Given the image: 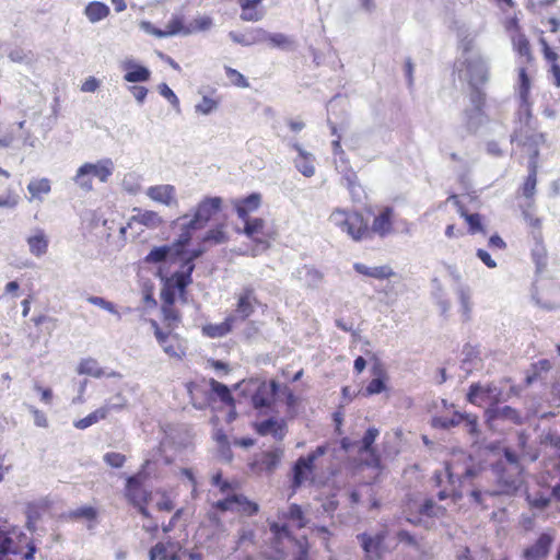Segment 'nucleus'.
I'll return each mask as SVG.
<instances>
[{
	"label": "nucleus",
	"mask_w": 560,
	"mask_h": 560,
	"mask_svg": "<svg viewBox=\"0 0 560 560\" xmlns=\"http://www.w3.org/2000/svg\"><path fill=\"white\" fill-rule=\"evenodd\" d=\"M520 105L516 127L511 136V142L527 148L532 160L538 156V148L545 141L544 135L537 131V121L534 119L528 102L529 78L524 68L520 69Z\"/></svg>",
	"instance_id": "1"
},
{
	"label": "nucleus",
	"mask_w": 560,
	"mask_h": 560,
	"mask_svg": "<svg viewBox=\"0 0 560 560\" xmlns=\"http://www.w3.org/2000/svg\"><path fill=\"white\" fill-rule=\"evenodd\" d=\"M460 80L468 82L470 91L481 90L480 85L489 80V67L487 60L480 55L466 56L455 62Z\"/></svg>",
	"instance_id": "2"
},
{
	"label": "nucleus",
	"mask_w": 560,
	"mask_h": 560,
	"mask_svg": "<svg viewBox=\"0 0 560 560\" xmlns=\"http://www.w3.org/2000/svg\"><path fill=\"white\" fill-rule=\"evenodd\" d=\"M329 222L346 232L353 241L370 236V231L363 215L357 211L336 208L329 215Z\"/></svg>",
	"instance_id": "3"
},
{
	"label": "nucleus",
	"mask_w": 560,
	"mask_h": 560,
	"mask_svg": "<svg viewBox=\"0 0 560 560\" xmlns=\"http://www.w3.org/2000/svg\"><path fill=\"white\" fill-rule=\"evenodd\" d=\"M328 451L326 445H319L307 456H301L292 467L291 488L293 493L305 482L308 476L314 471L315 460L325 455Z\"/></svg>",
	"instance_id": "4"
},
{
	"label": "nucleus",
	"mask_w": 560,
	"mask_h": 560,
	"mask_svg": "<svg viewBox=\"0 0 560 560\" xmlns=\"http://www.w3.org/2000/svg\"><path fill=\"white\" fill-rule=\"evenodd\" d=\"M469 101L470 108L465 109L463 124L467 133H475L478 128L485 122L486 115L483 106L486 104V93L482 90L470 91Z\"/></svg>",
	"instance_id": "5"
},
{
	"label": "nucleus",
	"mask_w": 560,
	"mask_h": 560,
	"mask_svg": "<svg viewBox=\"0 0 560 560\" xmlns=\"http://www.w3.org/2000/svg\"><path fill=\"white\" fill-rule=\"evenodd\" d=\"M494 472L497 475V483L499 489L489 491L488 493L492 497L497 495H514L522 483L520 474L521 471L512 469H508L502 464H497L494 466Z\"/></svg>",
	"instance_id": "6"
},
{
	"label": "nucleus",
	"mask_w": 560,
	"mask_h": 560,
	"mask_svg": "<svg viewBox=\"0 0 560 560\" xmlns=\"http://www.w3.org/2000/svg\"><path fill=\"white\" fill-rule=\"evenodd\" d=\"M222 202L221 197H205L197 205L192 218L188 221V228L202 229L221 210Z\"/></svg>",
	"instance_id": "7"
},
{
	"label": "nucleus",
	"mask_w": 560,
	"mask_h": 560,
	"mask_svg": "<svg viewBox=\"0 0 560 560\" xmlns=\"http://www.w3.org/2000/svg\"><path fill=\"white\" fill-rule=\"evenodd\" d=\"M386 537V530H380L375 535L368 533H361L357 535V539L365 553V560L383 559V549Z\"/></svg>",
	"instance_id": "8"
},
{
	"label": "nucleus",
	"mask_w": 560,
	"mask_h": 560,
	"mask_svg": "<svg viewBox=\"0 0 560 560\" xmlns=\"http://www.w3.org/2000/svg\"><path fill=\"white\" fill-rule=\"evenodd\" d=\"M556 536L553 532L541 533L538 538L524 548L522 552L523 560H547Z\"/></svg>",
	"instance_id": "9"
},
{
	"label": "nucleus",
	"mask_w": 560,
	"mask_h": 560,
	"mask_svg": "<svg viewBox=\"0 0 560 560\" xmlns=\"http://www.w3.org/2000/svg\"><path fill=\"white\" fill-rule=\"evenodd\" d=\"M485 416L489 423L498 420L508 421L516 425L524 423V418L518 410L511 406H501L500 402L490 404Z\"/></svg>",
	"instance_id": "10"
},
{
	"label": "nucleus",
	"mask_w": 560,
	"mask_h": 560,
	"mask_svg": "<svg viewBox=\"0 0 560 560\" xmlns=\"http://www.w3.org/2000/svg\"><path fill=\"white\" fill-rule=\"evenodd\" d=\"M445 471L448 482L455 487L456 483L462 485L465 480L476 478L480 474L481 467L475 464L459 465L451 463L446 465Z\"/></svg>",
	"instance_id": "11"
},
{
	"label": "nucleus",
	"mask_w": 560,
	"mask_h": 560,
	"mask_svg": "<svg viewBox=\"0 0 560 560\" xmlns=\"http://www.w3.org/2000/svg\"><path fill=\"white\" fill-rule=\"evenodd\" d=\"M502 390L494 385L493 383H489L487 385H481L480 383H472L469 386V390L467 393V400L470 404L477 405L478 399H489L491 404L501 402Z\"/></svg>",
	"instance_id": "12"
},
{
	"label": "nucleus",
	"mask_w": 560,
	"mask_h": 560,
	"mask_svg": "<svg viewBox=\"0 0 560 560\" xmlns=\"http://www.w3.org/2000/svg\"><path fill=\"white\" fill-rule=\"evenodd\" d=\"M257 303L258 299L254 287L252 284H247L243 287L242 291L237 295L235 312L242 319H246L255 312V304Z\"/></svg>",
	"instance_id": "13"
},
{
	"label": "nucleus",
	"mask_w": 560,
	"mask_h": 560,
	"mask_svg": "<svg viewBox=\"0 0 560 560\" xmlns=\"http://www.w3.org/2000/svg\"><path fill=\"white\" fill-rule=\"evenodd\" d=\"M282 456L283 450L280 447L262 452L259 456L256 457L252 464V468L255 471H266L268 474H272L279 466Z\"/></svg>",
	"instance_id": "14"
},
{
	"label": "nucleus",
	"mask_w": 560,
	"mask_h": 560,
	"mask_svg": "<svg viewBox=\"0 0 560 560\" xmlns=\"http://www.w3.org/2000/svg\"><path fill=\"white\" fill-rule=\"evenodd\" d=\"M393 208L385 207L378 215L374 218L372 226L369 229L370 234L374 233L381 237L388 235L393 231Z\"/></svg>",
	"instance_id": "15"
},
{
	"label": "nucleus",
	"mask_w": 560,
	"mask_h": 560,
	"mask_svg": "<svg viewBox=\"0 0 560 560\" xmlns=\"http://www.w3.org/2000/svg\"><path fill=\"white\" fill-rule=\"evenodd\" d=\"M175 192V187L168 184L151 186L147 189V196L150 199L163 203L165 206H172L177 203Z\"/></svg>",
	"instance_id": "16"
},
{
	"label": "nucleus",
	"mask_w": 560,
	"mask_h": 560,
	"mask_svg": "<svg viewBox=\"0 0 560 560\" xmlns=\"http://www.w3.org/2000/svg\"><path fill=\"white\" fill-rule=\"evenodd\" d=\"M126 73L124 80L130 83H141L150 80L151 71L141 65H138L133 60H126L122 65Z\"/></svg>",
	"instance_id": "17"
},
{
	"label": "nucleus",
	"mask_w": 560,
	"mask_h": 560,
	"mask_svg": "<svg viewBox=\"0 0 560 560\" xmlns=\"http://www.w3.org/2000/svg\"><path fill=\"white\" fill-rule=\"evenodd\" d=\"M78 373L89 375L95 378H100L103 376L106 377H121V374L116 371L106 372L104 369H102L98 365V362L93 358H88L81 360L79 366H78Z\"/></svg>",
	"instance_id": "18"
},
{
	"label": "nucleus",
	"mask_w": 560,
	"mask_h": 560,
	"mask_svg": "<svg viewBox=\"0 0 560 560\" xmlns=\"http://www.w3.org/2000/svg\"><path fill=\"white\" fill-rule=\"evenodd\" d=\"M148 495V492L143 489L137 476L127 478L126 497L132 504L140 505L143 502H147Z\"/></svg>",
	"instance_id": "19"
},
{
	"label": "nucleus",
	"mask_w": 560,
	"mask_h": 560,
	"mask_svg": "<svg viewBox=\"0 0 560 560\" xmlns=\"http://www.w3.org/2000/svg\"><path fill=\"white\" fill-rule=\"evenodd\" d=\"M353 269L360 275L377 280L389 279L395 276L394 270L388 265L369 267L362 262H354Z\"/></svg>",
	"instance_id": "20"
},
{
	"label": "nucleus",
	"mask_w": 560,
	"mask_h": 560,
	"mask_svg": "<svg viewBox=\"0 0 560 560\" xmlns=\"http://www.w3.org/2000/svg\"><path fill=\"white\" fill-rule=\"evenodd\" d=\"M194 269L192 266H185L182 262L180 270L174 272L167 280V284L179 292H184L186 288L192 282Z\"/></svg>",
	"instance_id": "21"
},
{
	"label": "nucleus",
	"mask_w": 560,
	"mask_h": 560,
	"mask_svg": "<svg viewBox=\"0 0 560 560\" xmlns=\"http://www.w3.org/2000/svg\"><path fill=\"white\" fill-rule=\"evenodd\" d=\"M179 259L175 256V252L171 245H162L153 247L144 257L147 264H161L167 260L175 261Z\"/></svg>",
	"instance_id": "22"
},
{
	"label": "nucleus",
	"mask_w": 560,
	"mask_h": 560,
	"mask_svg": "<svg viewBox=\"0 0 560 560\" xmlns=\"http://www.w3.org/2000/svg\"><path fill=\"white\" fill-rule=\"evenodd\" d=\"M534 246L532 248V258L538 272H541L547 266V250L542 243L541 232H533Z\"/></svg>",
	"instance_id": "23"
},
{
	"label": "nucleus",
	"mask_w": 560,
	"mask_h": 560,
	"mask_svg": "<svg viewBox=\"0 0 560 560\" xmlns=\"http://www.w3.org/2000/svg\"><path fill=\"white\" fill-rule=\"evenodd\" d=\"M92 177L98 178L102 183H106L114 172V163L110 159H103L96 163H85Z\"/></svg>",
	"instance_id": "24"
},
{
	"label": "nucleus",
	"mask_w": 560,
	"mask_h": 560,
	"mask_svg": "<svg viewBox=\"0 0 560 560\" xmlns=\"http://www.w3.org/2000/svg\"><path fill=\"white\" fill-rule=\"evenodd\" d=\"M30 253L36 257H42L48 250V238L42 229H37L34 235L26 240Z\"/></svg>",
	"instance_id": "25"
},
{
	"label": "nucleus",
	"mask_w": 560,
	"mask_h": 560,
	"mask_svg": "<svg viewBox=\"0 0 560 560\" xmlns=\"http://www.w3.org/2000/svg\"><path fill=\"white\" fill-rule=\"evenodd\" d=\"M454 291L460 304V312L465 322L470 319L472 310L471 289L467 284L454 285Z\"/></svg>",
	"instance_id": "26"
},
{
	"label": "nucleus",
	"mask_w": 560,
	"mask_h": 560,
	"mask_svg": "<svg viewBox=\"0 0 560 560\" xmlns=\"http://www.w3.org/2000/svg\"><path fill=\"white\" fill-rule=\"evenodd\" d=\"M197 230L198 229L188 228V222L183 223L180 234L172 244H170L175 252V256H178L179 258L184 257L186 254V247L191 241L192 232Z\"/></svg>",
	"instance_id": "27"
},
{
	"label": "nucleus",
	"mask_w": 560,
	"mask_h": 560,
	"mask_svg": "<svg viewBox=\"0 0 560 560\" xmlns=\"http://www.w3.org/2000/svg\"><path fill=\"white\" fill-rule=\"evenodd\" d=\"M244 234L254 240L258 246H261L262 249L267 248L268 244L267 242L262 240H258L255 236L257 234H260L265 226V221L261 218H250L246 219V222H244Z\"/></svg>",
	"instance_id": "28"
},
{
	"label": "nucleus",
	"mask_w": 560,
	"mask_h": 560,
	"mask_svg": "<svg viewBox=\"0 0 560 560\" xmlns=\"http://www.w3.org/2000/svg\"><path fill=\"white\" fill-rule=\"evenodd\" d=\"M234 317L229 316L220 324H209L202 327V332L209 338H220L228 335L233 326Z\"/></svg>",
	"instance_id": "29"
},
{
	"label": "nucleus",
	"mask_w": 560,
	"mask_h": 560,
	"mask_svg": "<svg viewBox=\"0 0 560 560\" xmlns=\"http://www.w3.org/2000/svg\"><path fill=\"white\" fill-rule=\"evenodd\" d=\"M109 12V7L100 1H92L84 9V14L91 23L104 20L108 16Z\"/></svg>",
	"instance_id": "30"
},
{
	"label": "nucleus",
	"mask_w": 560,
	"mask_h": 560,
	"mask_svg": "<svg viewBox=\"0 0 560 560\" xmlns=\"http://www.w3.org/2000/svg\"><path fill=\"white\" fill-rule=\"evenodd\" d=\"M296 277L311 288H317L323 280L322 272L310 266L298 269Z\"/></svg>",
	"instance_id": "31"
},
{
	"label": "nucleus",
	"mask_w": 560,
	"mask_h": 560,
	"mask_svg": "<svg viewBox=\"0 0 560 560\" xmlns=\"http://www.w3.org/2000/svg\"><path fill=\"white\" fill-rule=\"evenodd\" d=\"M166 34L168 36H175V35H190L194 33V30L189 25L184 24V16L183 15H173L172 19L167 22L166 26Z\"/></svg>",
	"instance_id": "32"
},
{
	"label": "nucleus",
	"mask_w": 560,
	"mask_h": 560,
	"mask_svg": "<svg viewBox=\"0 0 560 560\" xmlns=\"http://www.w3.org/2000/svg\"><path fill=\"white\" fill-rule=\"evenodd\" d=\"M131 220L147 226L148 229H156L163 223V219L159 213L151 210L139 211V213L133 215Z\"/></svg>",
	"instance_id": "33"
},
{
	"label": "nucleus",
	"mask_w": 560,
	"mask_h": 560,
	"mask_svg": "<svg viewBox=\"0 0 560 560\" xmlns=\"http://www.w3.org/2000/svg\"><path fill=\"white\" fill-rule=\"evenodd\" d=\"M372 373L375 376L366 386V395H376L385 390V373L380 366H373Z\"/></svg>",
	"instance_id": "34"
},
{
	"label": "nucleus",
	"mask_w": 560,
	"mask_h": 560,
	"mask_svg": "<svg viewBox=\"0 0 560 560\" xmlns=\"http://www.w3.org/2000/svg\"><path fill=\"white\" fill-rule=\"evenodd\" d=\"M342 184L346 185L354 201H360L362 188L358 183V176L352 170H347L342 175Z\"/></svg>",
	"instance_id": "35"
},
{
	"label": "nucleus",
	"mask_w": 560,
	"mask_h": 560,
	"mask_svg": "<svg viewBox=\"0 0 560 560\" xmlns=\"http://www.w3.org/2000/svg\"><path fill=\"white\" fill-rule=\"evenodd\" d=\"M92 179L93 177L85 163L77 170L75 175L72 177L73 183L85 192H89L93 189Z\"/></svg>",
	"instance_id": "36"
},
{
	"label": "nucleus",
	"mask_w": 560,
	"mask_h": 560,
	"mask_svg": "<svg viewBox=\"0 0 560 560\" xmlns=\"http://www.w3.org/2000/svg\"><path fill=\"white\" fill-rule=\"evenodd\" d=\"M267 42L273 48H279L282 50H293L294 49V40L292 37L282 34V33H269L267 35Z\"/></svg>",
	"instance_id": "37"
},
{
	"label": "nucleus",
	"mask_w": 560,
	"mask_h": 560,
	"mask_svg": "<svg viewBox=\"0 0 560 560\" xmlns=\"http://www.w3.org/2000/svg\"><path fill=\"white\" fill-rule=\"evenodd\" d=\"M150 560H179L175 551H171L163 542H158L149 551Z\"/></svg>",
	"instance_id": "38"
},
{
	"label": "nucleus",
	"mask_w": 560,
	"mask_h": 560,
	"mask_svg": "<svg viewBox=\"0 0 560 560\" xmlns=\"http://www.w3.org/2000/svg\"><path fill=\"white\" fill-rule=\"evenodd\" d=\"M463 417L462 412H454L451 417H435L432 419V425L447 430L450 428L458 427L462 424Z\"/></svg>",
	"instance_id": "39"
},
{
	"label": "nucleus",
	"mask_w": 560,
	"mask_h": 560,
	"mask_svg": "<svg viewBox=\"0 0 560 560\" xmlns=\"http://www.w3.org/2000/svg\"><path fill=\"white\" fill-rule=\"evenodd\" d=\"M295 167L305 177H312L315 174L314 156L307 153L306 156H300L295 161Z\"/></svg>",
	"instance_id": "40"
},
{
	"label": "nucleus",
	"mask_w": 560,
	"mask_h": 560,
	"mask_svg": "<svg viewBox=\"0 0 560 560\" xmlns=\"http://www.w3.org/2000/svg\"><path fill=\"white\" fill-rule=\"evenodd\" d=\"M105 418V410H102L100 407L98 409L89 413L86 417L75 421L74 427L79 430H85Z\"/></svg>",
	"instance_id": "41"
},
{
	"label": "nucleus",
	"mask_w": 560,
	"mask_h": 560,
	"mask_svg": "<svg viewBox=\"0 0 560 560\" xmlns=\"http://www.w3.org/2000/svg\"><path fill=\"white\" fill-rule=\"evenodd\" d=\"M445 511V508L436 505L432 499H427L419 509V513L428 517L443 516Z\"/></svg>",
	"instance_id": "42"
},
{
	"label": "nucleus",
	"mask_w": 560,
	"mask_h": 560,
	"mask_svg": "<svg viewBox=\"0 0 560 560\" xmlns=\"http://www.w3.org/2000/svg\"><path fill=\"white\" fill-rule=\"evenodd\" d=\"M127 405V399L121 394H116L105 401V404L101 407L102 410H105V417L108 416L112 411H120Z\"/></svg>",
	"instance_id": "43"
},
{
	"label": "nucleus",
	"mask_w": 560,
	"mask_h": 560,
	"mask_svg": "<svg viewBox=\"0 0 560 560\" xmlns=\"http://www.w3.org/2000/svg\"><path fill=\"white\" fill-rule=\"evenodd\" d=\"M27 190L33 198H37L40 194L50 191V182L47 178L33 179L28 183Z\"/></svg>",
	"instance_id": "44"
},
{
	"label": "nucleus",
	"mask_w": 560,
	"mask_h": 560,
	"mask_svg": "<svg viewBox=\"0 0 560 560\" xmlns=\"http://www.w3.org/2000/svg\"><path fill=\"white\" fill-rule=\"evenodd\" d=\"M536 166L535 160L529 161V173L523 186V195L530 198L535 194L536 188Z\"/></svg>",
	"instance_id": "45"
},
{
	"label": "nucleus",
	"mask_w": 560,
	"mask_h": 560,
	"mask_svg": "<svg viewBox=\"0 0 560 560\" xmlns=\"http://www.w3.org/2000/svg\"><path fill=\"white\" fill-rule=\"evenodd\" d=\"M210 387L212 393H214L220 398L221 401L225 404H230L233 401L231 390L226 385L211 378Z\"/></svg>",
	"instance_id": "46"
},
{
	"label": "nucleus",
	"mask_w": 560,
	"mask_h": 560,
	"mask_svg": "<svg viewBox=\"0 0 560 560\" xmlns=\"http://www.w3.org/2000/svg\"><path fill=\"white\" fill-rule=\"evenodd\" d=\"M203 243H210L213 245H219L228 242V235L222 230V228H215L209 230L202 237Z\"/></svg>",
	"instance_id": "47"
},
{
	"label": "nucleus",
	"mask_w": 560,
	"mask_h": 560,
	"mask_svg": "<svg viewBox=\"0 0 560 560\" xmlns=\"http://www.w3.org/2000/svg\"><path fill=\"white\" fill-rule=\"evenodd\" d=\"M20 202V196L10 187L0 194V208L14 209Z\"/></svg>",
	"instance_id": "48"
},
{
	"label": "nucleus",
	"mask_w": 560,
	"mask_h": 560,
	"mask_svg": "<svg viewBox=\"0 0 560 560\" xmlns=\"http://www.w3.org/2000/svg\"><path fill=\"white\" fill-rule=\"evenodd\" d=\"M287 516L296 523V526L299 528H303L306 526V520H305V516H304V512L302 510V508L299 505V504H291L289 506V510H288V513H287Z\"/></svg>",
	"instance_id": "49"
},
{
	"label": "nucleus",
	"mask_w": 560,
	"mask_h": 560,
	"mask_svg": "<svg viewBox=\"0 0 560 560\" xmlns=\"http://www.w3.org/2000/svg\"><path fill=\"white\" fill-rule=\"evenodd\" d=\"M162 314L167 327L170 329H174L177 326V323L179 322L178 311L174 306L163 305Z\"/></svg>",
	"instance_id": "50"
},
{
	"label": "nucleus",
	"mask_w": 560,
	"mask_h": 560,
	"mask_svg": "<svg viewBox=\"0 0 560 560\" xmlns=\"http://www.w3.org/2000/svg\"><path fill=\"white\" fill-rule=\"evenodd\" d=\"M477 36V33H474V35H467L463 36V38H459V49L462 50V55L458 59H465L466 56H472L476 55V51H472L474 48V42Z\"/></svg>",
	"instance_id": "51"
},
{
	"label": "nucleus",
	"mask_w": 560,
	"mask_h": 560,
	"mask_svg": "<svg viewBox=\"0 0 560 560\" xmlns=\"http://www.w3.org/2000/svg\"><path fill=\"white\" fill-rule=\"evenodd\" d=\"M158 90H159V93L170 102V104L173 106V108L177 113H179V110H180L179 100L176 96V94L173 92V90L166 83L159 84Z\"/></svg>",
	"instance_id": "52"
},
{
	"label": "nucleus",
	"mask_w": 560,
	"mask_h": 560,
	"mask_svg": "<svg viewBox=\"0 0 560 560\" xmlns=\"http://www.w3.org/2000/svg\"><path fill=\"white\" fill-rule=\"evenodd\" d=\"M380 432L376 428L372 427L366 430L362 440H361V452H371L372 445L378 436Z\"/></svg>",
	"instance_id": "53"
},
{
	"label": "nucleus",
	"mask_w": 560,
	"mask_h": 560,
	"mask_svg": "<svg viewBox=\"0 0 560 560\" xmlns=\"http://www.w3.org/2000/svg\"><path fill=\"white\" fill-rule=\"evenodd\" d=\"M218 105L219 103L215 100L203 96L201 102L195 105V110L196 113H200L202 115H209L218 108Z\"/></svg>",
	"instance_id": "54"
},
{
	"label": "nucleus",
	"mask_w": 560,
	"mask_h": 560,
	"mask_svg": "<svg viewBox=\"0 0 560 560\" xmlns=\"http://www.w3.org/2000/svg\"><path fill=\"white\" fill-rule=\"evenodd\" d=\"M268 32L264 28H252L246 33L248 46L267 42Z\"/></svg>",
	"instance_id": "55"
},
{
	"label": "nucleus",
	"mask_w": 560,
	"mask_h": 560,
	"mask_svg": "<svg viewBox=\"0 0 560 560\" xmlns=\"http://www.w3.org/2000/svg\"><path fill=\"white\" fill-rule=\"evenodd\" d=\"M465 220L469 226V233L476 234L479 232H483V226L481 223V217L478 213H463Z\"/></svg>",
	"instance_id": "56"
},
{
	"label": "nucleus",
	"mask_w": 560,
	"mask_h": 560,
	"mask_svg": "<svg viewBox=\"0 0 560 560\" xmlns=\"http://www.w3.org/2000/svg\"><path fill=\"white\" fill-rule=\"evenodd\" d=\"M225 73H226V77L231 80V82L235 86H238V88H248L249 86L247 79L237 70H235L231 67H225Z\"/></svg>",
	"instance_id": "57"
},
{
	"label": "nucleus",
	"mask_w": 560,
	"mask_h": 560,
	"mask_svg": "<svg viewBox=\"0 0 560 560\" xmlns=\"http://www.w3.org/2000/svg\"><path fill=\"white\" fill-rule=\"evenodd\" d=\"M463 421L462 424L464 429L470 434V435H477L478 434V418L477 416L470 415V413H462Z\"/></svg>",
	"instance_id": "58"
},
{
	"label": "nucleus",
	"mask_w": 560,
	"mask_h": 560,
	"mask_svg": "<svg viewBox=\"0 0 560 560\" xmlns=\"http://www.w3.org/2000/svg\"><path fill=\"white\" fill-rule=\"evenodd\" d=\"M103 459L113 468H121L126 462V456L121 453L108 452L103 456Z\"/></svg>",
	"instance_id": "59"
},
{
	"label": "nucleus",
	"mask_w": 560,
	"mask_h": 560,
	"mask_svg": "<svg viewBox=\"0 0 560 560\" xmlns=\"http://www.w3.org/2000/svg\"><path fill=\"white\" fill-rule=\"evenodd\" d=\"M14 140L15 136L12 128H3L2 124L0 122V149H8L12 147Z\"/></svg>",
	"instance_id": "60"
},
{
	"label": "nucleus",
	"mask_w": 560,
	"mask_h": 560,
	"mask_svg": "<svg viewBox=\"0 0 560 560\" xmlns=\"http://www.w3.org/2000/svg\"><path fill=\"white\" fill-rule=\"evenodd\" d=\"M241 20L246 22H257L264 18V11L257 8L242 9Z\"/></svg>",
	"instance_id": "61"
},
{
	"label": "nucleus",
	"mask_w": 560,
	"mask_h": 560,
	"mask_svg": "<svg viewBox=\"0 0 560 560\" xmlns=\"http://www.w3.org/2000/svg\"><path fill=\"white\" fill-rule=\"evenodd\" d=\"M277 422L278 421L276 419L268 418V419L256 424V432L262 436L268 435L277 427Z\"/></svg>",
	"instance_id": "62"
},
{
	"label": "nucleus",
	"mask_w": 560,
	"mask_h": 560,
	"mask_svg": "<svg viewBox=\"0 0 560 560\" xmlns=\"http://www.w3.org/2000/svg\"><path fill=\"white\" fill-rule=\"evenodd\" d=\"M527 501L530 504V506L538 510H545L550 504V499L541 493H537L535 497L528 494Z\"/></svg>",
	"instance_id": "63"
},
{
	"label": "nucleus",
	"mask_w": 560,
	"mask_h": 560,
	"mask_svg": "<svg viewBox=\"0 0 560 560\" xmlns=\"http://www.w3.org/2000/svg\"><path fill=\"white\" fill-rule=\"evenodd\" d=\"M237 201L240 203L244 205L247 208V210H249L252 212L259 208L260 201H261V196L257 192H253L249 196H247L241 200H237Z\"/></svg>",
	"instance_id": "64"
}]
</instances>
